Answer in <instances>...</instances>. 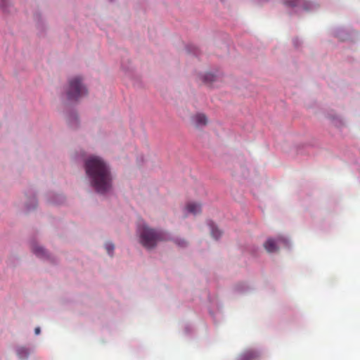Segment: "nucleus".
Masks as SVG:
<instances>
[{
  "instance_id": "nucleus-13",
  "label": "nucleus",
  "mask_w": 360,
  "mask_h": 360,
  "mask_svg": "<svg viewBox=\"0 0 360 360\" xmlns=\"http://www.w3.org/2000/svg\"><path fill=\"white\" fill-rule=\"evenodd\" d=\"M5 1L6 0H0V7L4 8L6 6Z\"/></svg>"
},
{
  "instance_id": "nucleus-4",
  "label": "nucleus",
  "mask_w": 360,
  "mask_h": 360,
  "mask_svg": "<svg viewBox=\"0 0 360 360\" xmlns=\"http://www.w3.org/2000/svg\"><path fill=\"white\" fill-rule=\"evenodd\" d=\"M192 122L197 127H204L207 124V117L203 113H197L192 117Z\"/></svg>"
},
{
  "instance_id": "nucleus-2",
  "label": "nucleus",
  "mask_w": 360,
  "mask_h": 360,
  "mask_svg": "<svg viewBox=\"0 0 360 360\" xmlns=\"http://www.w3.org/2000/svg\"><path fill=\"white\" fill-rule=\"evenodd\" d=\"M137 234L139 243L148 250L154 248L159 242L168 239V234L165 231L153 229L146 224L139 226Z\"/></svg>"
},
{
  "instance_id": "nucleus-16",
  "label": "nucleus",
  "mask_w": 360,
  "mask_h": 360,
  "mask_svg": "<svg viewBox=\"0 0 360 360\" xmlns=\"http://www.w3.org/2000/svg\"><path fill=\"white\" fill-rule=\"evenodd\" d=\"M285 4L290 6H294L295 4L292 3L291 1H285Z\"/></svg>"
},
{
  "instance_id": "nucleus-15",
  "label": "nucleus",
  "mask_w": 360,
  "mask_h": 360,
  "mask_svg": "<svg viewBox=\"0 0 360 360\" xmlns=\"http://www.w3.org/2000/svg\"><path fill=\"white\" fill-rule=\"evenodd\" d=\"M40 328L39 327H37L35 329H34V333L36 335H39L40 333Z\"/></svg>"
},
{
  "instance_id": "nucleus-5",
  "label": "nucleus",
  "mask_w": 360,
  "mask_h": 360,
  "mask_svg": "<svg viewBox=\"0 0 360 360\" xmlns=\"http://www.w3.org/2000/svg\"><path fill=\"white\" fill-rule=\"evenodd\" d=\"M259 357V354L255 350H247L241 354L238 360H255Z\"/></svg>"
},
{
  "instance_id": "nucleus-3",
  "label": "nucleus",
  "mask_w": 360,
  "mask_h": 360,
  "mask_svg": "<svg viewBox=\"0 0 360 360\" xmlns=\"http://www.w3.org/2000/svg\"><path fill=\"white\" fill-rule=\"evenodd\" d=\"M66 94L70 101H77L87 94V90L79 77H75L69 80Z\"/></svg>"
},
{
  "instance_id": "nucleus-12",
  "label": "nucleus",
  "mask_w": 360,
  "mask_h": 360,
  "mask_svg": "<svg viewBox=\"0 0 360 360\" xmlns=\"http://www.w3.org/2000/svg\"><path fill=\"white\" fill-rule=\"evenodd\" d=\"M115 248L114 245L112 243H107L105 244V249L109 255H112V252H113Z\"/></svg>"
},
{
  "instance_id": "nucleus-10",
  "label": "nucleus",
  "mask_w": 360,
  "mask_h": 360,
  "mask_svg": "<svg viewBox=\"0 0 360 360\" xmlns=\"http://www.w3.org/2000/svg\"><path fill=\"white\" fill-rule=\"evenodd\" d=\"M33 252L38 257H44L46 255V252L43 248L34 245L32 248Z\"/></svg>"
},
{
  "instance_id": "nucleus-1",
  "label": "nucleus",
  "mask_w": 360,
  "mask_h": 360,
  "mask_svg": "<svg viewBox=\"0 0 360 360\" xmlns=\"http://www.w3.org/2000/svg\"><path fill=\"white\" fill-rule=\"evenodd\" d=\"M85 169L91 186L100 193L109 191L112 176L107 164L99 157L91 156L85 162Z\"/></svg>"
},
{
  "instance_id": "nucleus-6",
  "label": "nucleus",
  "mask_w": 360,
  "mask_h": 360,
  "mask_svg": "<svg viewBox=\"0 0 360 360\" xmlns=\"http://www.w3.org/2000/svg\"><path fill=\"white\" fill-rule=\"evenodd\" d=\"M186 210L193 214H196L201 212V206L195 202H189L186 206Z\"/></svg>"
},
{
  "instance_id": "nucleus-9",
  "label": "nucleus",
  "mask_w": 360,
  "mask_h": 360,
  "mask_svg": "<svg viewBox=\"0 0 360 360\" xmlns=\"http://www.w3.org/2000/svg\"><path fill=\"white\" fill-rule=\"evenodd\" d=\"M202 79L205 84H211L212 82L217 80V77L212 73L207 72L204 75Z\"/></svg>"
},
{
  "instance_id": "nucleus-11",
  "label": "nucleus",
  "mask_w": 360,
  "mask_h": 360,
  "mask_svg": "<svg viewBox=\"0 0 360 360\" xmlns=\"http://www.w3.org/2000/svg\"><path fill=\"white\" fill-rule=\"evenodd\" d=\"M210 229H211V234L213 238L215 239H218L221 236V231L218 229L217 226L214 225L213 223H211L210 224Z\"/></svg>"
},
{
  "instance_id": "nucleus-8",
  "label": "nucleus",
  "mask_w": 360,
  "mask_h": 360,
  "mask_svg": "<svg viewBox=\"0 0 360 360\" xmlns=\"http://www.w3.org/2000/svg\"><path fill=\"white\" fill-rule=\"evenodd\" d=\"M30 352L29 349L24 347H20L17 349V354L18 357L21 359H24L27 358L29 356Z\"/></svg>"
},
{
  "instance_id": "nucleus-7",
  "label": "nucleus",
  "mask_w": 360,
  "mask_h": 360,
  "mask_svg": "<svg viewBox=\"0 0 360 360\" xmlns=\"http://www.w3.org/2000/svg\"><path fill=\"white\" fill-rule=\"evenodd\" d=\"M264 246L266 250L269 252H274L278 250L276 242L271 238L268 239L265 242Z\"/></svg>"
},
{
  "instance_id": "nucleus-14",
  "label": "nucleus",
  "mask_w": 360,
  "mask_h": 360,
  "mask_svg": "<svg viewBox=\"0 0 360 360\" xmlns=\"http://www.w3.org/2000/svg\"><path fill=\"white\" fill-rule=\"evenodd\" d=\"M178 244L181 246H185L186 245V241L184 240H182L181 242L178 243Z\"/></svg>"
}]
</instances>
